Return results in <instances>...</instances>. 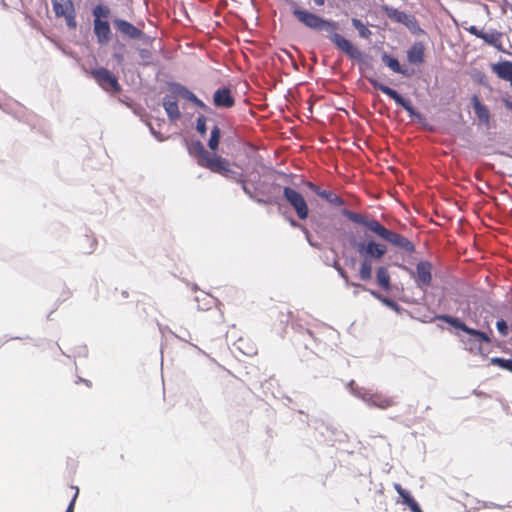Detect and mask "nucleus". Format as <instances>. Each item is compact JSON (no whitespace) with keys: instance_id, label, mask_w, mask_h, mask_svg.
Wrapping results in <instances>:
<instances>
[{"instance_id":"nucleus-12","label":"nucleus","mask_w":512,"mask_h":512,"mask_svg":"<svg viewBox=\"0 0 512 512\" xmlns=\"http://www.w3.org/2000/svg\"><path fill=\"white\" fill-rule=\"evenodd\" d=\"M306 186L317 196L324 199L328 203L334 205V206H342L344 205V200L338 196L335 192L331 190H324L321 189L318 185H316L313 182H307Z\"/></svg>"},{"instance_id":"nucleus-20","label":"nucleus","mask_w":512,"mask_h":512,"mask_svg":"<svg viewBox=\"0 0 512 512\" xmlns=\"http://www.w3.org/2000/svg\"><path fill=\"white\" fill-rule=\"evenodd\" d=\"M394 489L401 497L402 503L408 506L411 509V511L416 510L417 508L420 507L416 500L410 495V493L407 490H405L400 484L395 483Z\"/></svg>"},{"instance_id":"nucleus-1","label":"nucleus","mask_w":512,"mask_h":512,"mask_svg":"<svg viewBox=\"0 0 512 512\" xmlns=\"http://www.w3.org/2000/svg\"><path fill=\"white\" fill-rule=\"evenodd\" d=\"M293 16L307 28L316 31H326L329 33L328 38L334 46L346 54L351 59H358L361 56L360 50L344 36L337 33L338 23L332 20H326L312 12L294 6L292 9Z\"/></svg>"},{"instance_id":"nucleus-10","label":"nucleus","mask_w":512,"mask_h":512,"mask_svg":"<svg viewBox=\"0 0 512 512\" xmlns=\"http://www.w3.org/2000/svg\"><path fill=\"white\" fill-rule=\"evenodd\" d=\"M414 278L419 287L430 286L432 282V264L428 261L418 262Z\"/></svg>"},{"instance_id":"nucleus-33","label":"nucleus","mask_w":512,"mask_h":512,"mask_svg":"<svg viewBox=\"0 0 512 512\" xmlns=\"http://www.w3.org/2000/svg\"><path fill=\"white\" fill-rule=\"evenodd\" d=\"M138 53H139V57L142 60L143 65L150 64V59L152 57V53L149 49H146V48L139 49Z\"/></svg>"},{"instance_id":"nucleus-15","label":"nucleus","mask_w":512,"mask_h":512,"mask_svg":"<svg viewBox=\"0 0 512 512\" xmlns=\"http://www.w3.org/2000/svg\"><path fill=\"white\" fill-rule=\"evenodd\" d=\"M343 216L351 222L365 226L369 231L375 234V227L380 225V222L375 219H368L366 216L356 213L347 209L342 211Z\"/></svg>"},{"instance_id":"nucleus-44","label":"nucleus","mask_w":512,"mask_h":512,"mask_svg":"<svg viewBox=\"0 0 512 512\" xmlns=\"http://www.w3.org/2000/svg\"><path fill=\"white\" fill-rule=\"evenodd\" d=\"M351 285H352V286H354V287L361 288L362 290H366V288H365L363 285H361V284H358V283H351Z\"/></svg>"},{"instance_id":"nucleus-36","label":"nucleus","mask_w":512,"mask_h":512,"mask_svg":"<svg viewBox=\"0 0 512 512\" xmlns=\"http://www.w3.org/2000/svg\"><path fill=\"white\" fill-rule=\"evenodd\" d=\"M466 30H467L470 34H472V35L476 36L477 38H480V35H481V34H482V32H483L482 30L478 29V28H477L476 26H474V25H472V26H470V27L466 28Z\"/></svg>"},{"instance_id":"nucleus-45","label":"nucleus","mask_w":512,"mask_h":512,"mask_svg":"<svg viewBox=\"0 0 512 512\" xmlns=\"http://www.w3.org/2000/svg\"><path fill=\"white\" fill-rule=\"evenodd\" d=\"M242 187H243V190H244L245 193H247L249 195L251 194L250 191L248 190V188L246 187V185L244 183H243Z\"/></svg>"},{"instance_id":"nucleus-41","label":"nucleus","mask_w":512,"mask_h":512,"mask_svg":"<svg viewBox=\"0 0 512 512\" xmlns=\"http://www.w3.org/2000/svg\"><path fill=\"white\" fill-rule=\"evenodd\" d=\"M153 135L159 140V141H163L164 138L162 137L161 135V131L160 130H151Z\"/></svg>"},{"instance_id":"nucleus-13","label":"nucleus","mask_w":512,"mask_h":512,"mask_svg":"<svg viewBox=\"0 0 512 512\" xmlns=\"http://www.w3.org/2000/svg\"><path fill=\"white\" fill-rule=\"evenodd\" d=\"M93 30L98 43L107 44L111 40L112 32L107 20L94 19Z\"/></svg>"},{"instance_id":"nucleus-5","label":"nucleus","mask_w":512,"mask_h":512,"mask_svg":"<svg viewBox=\"0 0 512 512\" xmlns=\"http://www.w3.org/2000/svg\"><path fill=\"white\" fill-rule=\"evenodd\" d=\"M90 75L104 91L112 94H118L121 92V85L119 84L117 77L108 69L104 67L93 69L90 72Z\"/></svg>"},{"instance_id":"nucleus-49","label":"nucleus","mask_w":512,"mask_h":512,"mask_svg":"<svg viewBox=\"0 0 512 512\" xmlns=\"http://www.w3.org/2000/svg\"><path fill=\"white\" fill-rule=\"evenodd\" d=\"M199 131H200L202 134H204V133L206 132V130H204V129H201V130H199Z\"/></svg>"},{"instance_id":"nucleus-3","label":"nucleus","mask_w":512,"mask_h":512,"mask_svg":"<svg viewBox=\"0 0 512 512\" xmlns=\"http://www.w3.org/2000/svg\"><path fill=\"white\" fill-rule=\"evenodd\" d=\"M189 153L196 158L197 164L203 168H207L214 173H219L228 177L232 170L230 163L223 157L211 154L205 150L200 141H192L188 145Z\"/></svg>"},{"instance_id":"nucleus-8","label":"nucleus","mask_w":512,"mask_h":512,"mask_svg":"<svg viewBox=\"0 0 512 512\" xmlns=\"http://www.w3.org/2000/svg\"><path fill=\"white\" fill-rule=\"evenodd\" d=\"M364 402L370 407H376L382 410L388 409L395 405V401L392 397L384 395L382 393H370L364 392L359 395Z\"/></svg>"},{"instance_id":"nucleus-26","label":"nucleus","mask_w":512,"mask_h":512,"mask_svg":"<svg viewBox=\"0 0 512 512\" xmlns=\"http://www.w3.org/2000/svg\"><path fill=\"white\" fill-rule=\"evenodd\" d=\"M393 19L397 22L402 23L408 27L416 22L415 17L402 11L395 10L393 13Z\"/></svg>"},{"instance_id":"nucleus-46","label":"nucleus","mask_w":512,"mask_h":512,"mask_svg":"<svg viewBox=\"0 0 512 512\" xmlns=\"http://www.w3.org/2000/svg\"><path fill=\"white\" fill-rule=\"evenodd\" d=\"M122 296L123 297H128V292L127 291H122Z\"/></svg>"},{"instance_id":"nucleus-29","label":"nucleus","mask_w":512,"mask_h":512,"mask_svg":"<svg viewBox=\"0 0 512 512\" xmlns=\"http://www.w3.org/2000/svg\"><path fill=\"white\" fill-rule=\"evenodd\" d=\"M467 334L474 336L476 338V340H478L480 342L489 343L491 341L485 332H482V331H479V330H476V329H473L470 327L467 330Z\"/></svg>"},{"instance_id":"nucleus-27","label":"nucleus","mask_w":512,"mask_h":512,"mask_svg":"<svg viewBox=\"0 0 512 512\" xmlns=\"http://www.w3.org/2000/svg\"><path fill=\"white\" fill-rule=\"evenodd\" d=\"M351 23L353 27L358 31V34L361 38L368 39L371 36V31L369 28L359 19L352 18Z\"/></svg>"},{"instance_id":"nucleus-14","label":"nucleus","mask_w":512,"mask_h":512,"mask_svg":"<svg viewBox=\"0 0 512 512\" xmlns=\"http://www.w3.org/2000/svg\"><path fill=\"white\" fill-rule=\"evenodd\" d=\"M163 107L171 121L172 124H175L177 120L181 117V112L178 106V98L174 94H168L163 98Z\"/></svg>"},{"instance_id":"nucleus-39","label":"nucleus","mask_w":512,"mask_h":512,"mask_svg":"<svg viewBox=\"0 0 512 512\" xmlns=\"http://www.w3.org/2000/svg\"><path fill=\"white\" fill-rule=\"evenodd\" d=\"M290 224H291L293 227L301 228V229H302L306 234L308 233V230H307L304 226H302L301 224H299L297 221H295V220H293V219H292V220L290 221Z\"/></svg>"},{"instance_id":"nucleus-32","label":"nucleus","mask_w":512,"mask_h":512,"mask_svg":"<svg viewBox=\"0 0 512 512\" xmlns=\"http://www.w3.org/2000/svg\"><path fill=\"white\" fill-rule=\"evenodd\" d=\"M493 362L503 369L512 372V359L494 358Z\"/></svg>"},{"instance_id":"nucleus-4","label":"nucleus","mask_w":512,"mask_h":512,"mask_svg":"<svg viewBox=\"0 0 512 512\" xmlns=\"http://www.w3.org/2000/svg\"><path fill=\"white\" fill-rule=\"evenodd\" d=\"M375 234L382 240H385L386 242L390 243L392 246H394L406 253L411 254V253L415 252V246L408 238H406L405 236H403L397 232L387 229L381 223H380V225H377L375 227Z\"/></svg>"},{"instance_id":"nucleus-34","label":"nucleus","mask_w":512,"mask_h":512,"mask_svg":"<svg viewBox=\"0 0 512 512\" xmlns=\"http://www.w3.org/2000/svg\"><path fill=\"white\" fill-rule=\"evenodd\" d=\"M496 328L502 336H507L509 333L508 325L503 319H500L496 322Z\"/></svg>"},{"instance_id":"nucleus-18","label":"nucleus","mask_w":512,"mask_h":512,"mask_svg":"<svg viewBox=\"0 0 512 512\" xmlns=\"http://www.w3.org/2000/svg\"><path fill=\"white\" fill-rule=\"evenodd\" d=\"M425 46L422 42H415L407 51V60L409 63L418 65L424 62Z\"/></svg>"},{"instance_id":"nucleus-9","label":"nucleus","mask_w":512,"mask_h":512,"mask_svg":"<svg viewBox=\"0 0 512 512\" xmlns=\"http://www.w3.org/2000/svg\"><path fill=\"white\" fill-rule=\"evenodd\" d=\"M213 104L220 109H229L235 104V96L228 87H220L213 94Z\"/></svg>"},{"instance_id":"nucleus-19","label":"nucleus","mask_w":512,"mask_h":512,"mask_svg":"<svg viewBox=\"0 0 512 512\" xmlns=\"http://www.w3.org/2000/svg\"><path fill=\"white\" fill-rule=\"evenodd\" d=\"M492 70L500 79L508 81L512 87V62L503 61L494 64Z\"/></svg>"},{"instance_id":"nucleus-22","label":"nucleus","mask_w":512,"mask_h":512,"mask_svg":"<svg viewBox=\"0 0 512 512\" xmlns=\"http://www.w3.org/2000/svg\"><path fill=\"white\" fill-rule=\"evenodd\" d=\"M502 33L496 30L490 32H482L480 39L484 40L487 44L499 47L501 45Z\"/></svg>"},{"instance_id":"nucleus-7","label":"nucleus","mask_w":512,"mask_h":512,"mask_svg":"<svg viewBox=\"0 0 512 512\" xmlns=\"http://www.w3.org/2000/svg\"><path fill=\"white\" fill-rule=\"evenodd\" d=\"M52 6L56 17H64L69 28H76V13L71 0H52Z\"/></svg>"},{"instance_id":"nucleus-31","label":"nucleus","mask_w":512,"mask_h":512,"mask_svg":"<svg viewBox=\"0 0 512 512\" xmlns=\"http://www.w3.org/2000/svg\"><path fill=\"white\" fill-rule=\"evenodd\" d=\"M370 294L390 308L397 307V304L393 300L382 296L380 293H378L376 291L370 290Z\"/></svg>"},{"instance_id":"nucleus-43","label":"nucleus","mask_w":512,"mask_h":512,"mask_svg":"<svg viewBox=\"0 0 512 512\" xmlns=\"http://www.w3.org/2000/svg\"><path fill=\"white\" fill-rule=\"evenodd\" d=\"M314 3L317 5V6H323L324 3H325V0H313Z\"/></svg>"},{"instance_id":"nucleus-25","label":"nucleus","mask_w":512,"mask_h":512,"mask_svg":"<svg viewBox=\"0 0 512 512\" xmlns=\"http://www.w3.org/2000/svg\"><path fill=\"white\" fill-rule=\"evenodd\" d=\"M382 61H383V63H384L386 66H388V67H389L393 72L401 73V74H405V73H404V71L401 69V66H400L399 61H398L396 58H394V57H392V56H390V55H388V54L384 53V54L382 55Z\"/></svg>"},{"instance_id":"nucleus-24","label":"nucleus","mask_w":512,"mask_h":512,"mask_svg":"<svg viewBox=\"0 0 512 512\" xmlns=\"http://www.w3.org/2000/svg\"><path fill=\"white\" fill-rule=\"evenodd\" d=\"M173 92L177 98L182 97L190 102H193L197 97L192 91H190L188 88L182 85H175L173 88Z\"/></svg>"},{"instance_id":"nucleus-17","label":"nucleus","mask_w":512,"mask_h":512,"mask_svg":"<svg viewBox=\"0 0 512 512\" xmlns=\"http://www.w3.org/2000/svg\"><path fill=\"white\" fill-rule=\"evenodd\" d=\"M471 105L474 110V114L479 121L480 125H489L490 122V111L488 107L483 104L477 95L471 97Z\"/></svg>"},{"instance_id":"nucleus-38","label":"nucleus","mask_w":512,"mask_h":512,"mask_svg":"<svg viewBox=\"0 0 512 512\" xmlns=\"http://www.w3.org/2000/svg\"><path fill=\"white\" fill-rule=\"evenodd\" d=\"M195 128H206V118L204 116H199L197 118V125Z\"/></svg>"},{"instance_id":"nucleus-47","label":"nucleus","mask_w":512,"mask_h":512,"mask_svg":"<svg viewBox=\"0 0 512 512\" xmlns=\"http://www.w3.org/2000/svg\"><path fill=\"white\" fill-rule=\"evenodd\" d=\"M412 512H423V511H422V510H421V508L419 507V508H417L416 510H413Z\"/></svg>"},{"instance_id":"nucleus-28","label":"nucleus","mask_w":512,"mask_h":512,"mask_svg":"<svg viewBox=\"0 0 512 512\" xmlns=\"http://www.w3.org/2000/svg\"><path fill=\"white\" fill-rule=\"evenodd\" d=\"M110 12H111L110 8L108 6L102 5V4L96 5L92 10L94 19H101V20H106L109 17Z\"/></svg>"},{"instance_id":"nucleus-21","label":"nucleus","mask_w":512,"mask_h":512,"mask_svg":"<svg viewBox=\"0 0 512 512\" xmlns=\"http://www.w3.org/2000/svg\"><path fill=\"white\" fill-rule=\"evenodd\" d=\"M390 273L388 269L384 266H380L376 270V281L377 284L385 291H389L391 289L390 283Z\"/></svg>"},{"instance_id":"nucleus-2","label":"nucleus","mask_w":512,"mask_h":512,"mask_svg":"<svg viewBox=\"0 0 512 512\" xmlns=\"http://www.w3.org/2000/svg\"><path fill=\"white\" fill-rule=\"evenodd\" d=\"M354 249L361 259L358 277L362 281H370L372 279L373 261L383 258L387 253V246L373 239H368L356 242Z\"/></svg>"},{"instance_id":"nucleus-23","label":"nucleus","mask_w":512,"mask_h":512,"mask_svg":"<svg viewBox=\"0 0 512 512\" xmlns=\"http://www.w3.org/2000/svg\"><path fill=\"white\" fill-rule=\"evenodd\" d=\"M436 319L438 320H442L448 324H450L451 326L457 328V329H460L462 331H464L465 333H467V330H468V326L462 322L459 318H456V317H452L450 315H438L436 316Z\"/></svg>"},{"instance_id":"nucleus-35","label":"nucleus","mask_w":512,"mask_h":512,"mask_svg":"<svg viewBox=\"0 0 512 512\" xmlns=\"http://www.w3.org/2000/svg\"><path fill=\"white\" fill-rule=\"evenodd\" d=\"M72 489H74V494L65 512H74L75 502L79 495V489L76 486H72Z\"/></svg>"},{"instance_id":"nucleus-30","label":"nucleus","mask_w":512,"mask_h":512,"mask_svg":"<svg viewBox=\"0 0 512 512\" xmlns=\"http://www.w3.org/2000/svg\"><path fill=\"white\" fill-rule=\"evenodd\" d=\"M220 130H212L208 145L211 150H216L219 145Z\"/></svg>"},{"instance_id":"nucleus-37","label":"nucleus","mask_w":512,"mask_h":512,"mask_svg":"<svg viewBox=\"0 0 512 512\" xmlns=\"http://www.w3.org/2000/svg\"><path fill=\"white\" fill-rule=\"evenodd\" d=\"M192 103L195 104L196 106L202 108L205 111H207L209 109V107L198 97H196V99Z\"/></svg>"},{"instance_id":"nucleus-6","label":"nucleus","mask_w":512,"mask_h":512,"mask_svg":"<svg viewBox=\"0 0 512 512\" xmlns=\"http://www.w3.org/2000/svg\"><path fill=\"white\" fill-rule=\"evenodd\" d=\"M283 196L293 207L299 219H307L309 215V209L306 200L301 193L291 187H284Z\"/></svg>"},{"instance_id":"nucleus-40","label":"nucleus","mask_w":512,"mask_h":512,"mask_svg":"<svg viewBox=\"0 0 512 512\" xmlns=\"http://www.w3.org/2000/svg\"><path fill=\"white\" fill-rule=\"evenodd\" d=\"M502 101H503L505 108L509 111H512V101L507 98H504Z\"/></svg>"},{"instance_id":"nucleus-48","label":"nucleus","mask_w":512,"mask_h":512,"mask_svg":"<svg viewBox=\"0 0 512 512\" xmlns=\"http://www.w3.org/2000/svg\"><path fill=\"white\" fill-rule=\"evenodd\" d=\"M341 275H342V277H343L344 279H347V276H346V274H344V273H341Z\"/></svg>"},{"instance_id":"nucleus-16","label":"nucleus","mask_w":512,"mask_h":512,"mask_svg":"<svg viewBox=\"0 0 512 512\" xmlns=\"http://www.w3.org/2000/svg\"><path fill=\"white\" fill-rule=\"evenodd\" d=\"M113 24L121 34L131 39H140L144 36V33L140 29L126 20L114 19Z\"/></svg>"},{"instance_id":"nucleus-11","label":"nucleus","mask_w":512,"mask_h":512,"mask_svg":"<svg viewBox=\"0 0 512 512\" xmlns=\"http://www.w3.org/2000/svg\"><path fill=\"white\" fill-rule=\"evenodd\" d=\"M370 83L375 89L381 91L389 98L393 99L398 105L402 106L404 109L408 111L411 109L409 100L404 99L396 90L373 79L370 80Z\"/></svg>"},{"instance_id":"nucleus-42","label":"nucleus","mask_w":512,"mask_h":512,"mask_svg":"<svg viewBox=\"0 0 512 512\" xmlns=\"http://www.w3.org/2000/svg\"><path fill=\"white\" fill-rule=\"evenodd\" d=\"M80 382L85 383V385H86V386H88V387H91V386H92V383H91V381H89V380L79 378V379L76 381V383L78 384V383H80Z\"/></svg>"}]
</instances>
